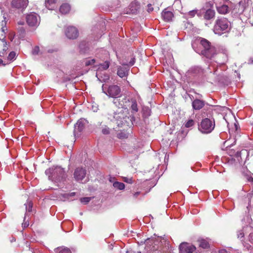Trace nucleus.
I'll use <instances>...</instances> for the list:
<instances>
[{"mask_svg": "<svg viewBox=\"0 0 253 253\" xmlns=\"http://www.w3.org/2000/svg\"><path fill=\"white\" fill-rule=\"evenodd\" d=\"M45 173L48 176L50 180L55 182H60L66 177L65 170L60 167H53L47 169Z\"/></svg>", "mask_w": 253, "mask_h": 253, "instance_id": "nucleus-1", "label": "nucleus"}, {"mask_svg": "<svg viewBox=\"0 0 253 253\" xmlns=\"http://www.w3.org/2000/svg\"><path fill=\"white\" fill-rule=\"evenodd\" d=\"M230 29V23L227 18L218 17L215 21L213 28L215 34L221 35L228 32Z\"/></svg>", "mask_w": 253, "mask_h": 253, "instance_id": "nucleus-2", "label": "nucleus"}, {"mask_svg": "<svg viewBox=\"0 0 253 253\" xmlns=\"http://www.w3.org/2000/svg\"><path fill=\"white\" fill-rule=\"evenodd\" d=\"M118 126H129L131 118L127 116L122 107H118V110L114 113L113 120H112Z\"/></svg>", "mask_w": 253, "mask_h": 253, "instance_id": "nucleus-3", "label": "nucleus"}, {"mask_svg": "<svg viewBox=\"0 0 253 253\" xmlns=\"http://www.w3.org/2000/svg\"><path fill=\"white\" fill-rule=\"evenodd\" d=\"M200 46L201 48V54L207 58L211 59L216 54L215 48L211 46L206 39H201Z\"/></svg>", "mask_w": 253, "mask_h": 253, "instance_id": "nucleus-4", "label": "nucleus"}, {"mask_svg": "<svg viewBox=\"0 0 253 253\" xmlns=\"http://www.w3.org/2000/svg\"><path fill=\"white\" fill-rule=\"evenodd\" d=\"M215 123L214 121L209 118H205L202 120L199 125V130L203 133H209L214 129Z\"/></svg>", "mask_w": 253, "mask_h": 253, "instance_id": "nucleus-5", "label": "nucleus"}, {"mask_svg": "<svg viewBox=\"0 0 253 253\" xmlns=\"http://www.w3.org/2000/svg\"><path fill=\"white\" fill-rule=\"evenodd\" d=\"M102 88L103 92L109 97L117 98L121 96V88L117 85H110L107 90H105L104 85H102Z\"/></svg>", "mask_w": 253, "mask_h": 253, "instance_id": "nucleus-6", "label": "nucleus"}, {"mask_svg": "<svg viewBox=\"0 0 253 253\" xmlns=\"http://www.w3.org/2000/svg\"><path fill=\"white\" fill-rule=\"evenodd\" d=\"M87 123V121L84 119H80L78 121L74 126V135L75 138L79 137L81 135Z\"/></svg>", "mask_w": 253, "mask_h": 253, "instance_id": "nucleus-7", "label": "nucleus"}, {"mask_svg": "<svg viewBox=\"0 0 253 253\" xmlns=\"http://www.w3.org/2000/svg\"><path fill=\"white\" fill-rule=\"evenodd\" d=\"M40 21V16L35 12H31L27 14L26 16V22L30 26H37L39 25Z\"/></svg>", "mask_w": 253, "mask_h": 253, "instance_id": "nucleus-8", "label": "nucleus"}, {"mask_svg": "<svg viewBox=\"0 0 253 253\" xmlns=\"http://www.w3.org/2000/svg\"><path fill=\"white\" fill-rule=\"evenodd\" d=\"M6 21L5 20H2L1 22V29L0 30V40L2 41L3 42V50L6 51L8 48L6 46L7 42L5 41V34L7 31V29L6 26Z\"/></svg>", "mask_w": 253, "mask_h": 253, "instance_id": "nucleus-9", "label": "nucleus"}, {"mask_svg": "<svg viewBox=\"0 0 253 253\" xmlns=\"http://www.w3.org/2000/svg\"><path fill=\"white\" fill-rule=\"evenodd\" d=\"M180 253H193L196 250V247L186 242L181 243L179 246Z\"/></svg>", "mask_w": 253, "mask_h": 253, "instance_id": "nucleus-10", "label": "nucleus"}, {"mask_svg": "<svg viewBox=\"0 0 253 253\" xmlns=\"http://www.w3.org/2000/svg\"><path fill=\"white\" fill-rule=\"evenodd\" d=\"M28 3V0H12L11 5L13 7L23 11L27 7Z\"/></svg>", "mask_w": 253, "mask_h": 253, "instance_id": "nucleus-11", "label": "nucleus"}, {"mask_svg": "<svg viewBox=\"0 0 253 253\" xmlns=\"http://www.w3.org/2000/svg\"><path fill=\"white\" fill-rule=\"evenodd\" d=\"M86 175V170L83 168H77L74 172V176L75 179L78 181H82Z\"/></svg>", "mask_w": 253, "mask_h": 253, "instance_id": "nucleus-12", "label": "nucleus"}, {"mask_svg": "<svg viewBox=\"0 0 253 253\" xmlns=\"http://www.w3.org/2000/svg\"><path fill=\"white\" fill-rule=\"evenodd\" d=\"M65 34L68 38L74 39L78 36V31L75 27L70 26L66 30Z\"/></svg>", "mask_w": 253, "mask_h": 253, "instance_id": "nucleus-13", "label": "nucleus"}, {"mask_svg": "<svg viewBox=\"0 0 253 253\" xmlns=\"http://www.w3.org/2000/svg\"><path fill=\"white\" fill-rule=\"evenodd\" d=\"M162 16L163 19L167 22L170 21L173 17V14L170 11L165 9L162 13Z\"/></svg>", "mask_w": 253, "mask_h": 253, "instance_id": "nucleus-14", "label": "nucleus"}, {"mask_svg": "<svg viewBox=\"0 0 253 253\" xmlns=\"http://www.w3.org/2000/svg\"><path fill=\"white\" fill-rule=\"evenodd\" d=\"M205 105V102L200 99H195L192 102V107L195 110H199L202 109Z\"/></svg>", "mask_w": 253, "mask_h": 253, "instance_id": "nucleus-15", "label": "nucleus"}, {"mask_svg": "<svg viewBox=\"0 0 253 253\" xmlns=\"http://www.w3.org/2000/svg\"><path fill=\"white\" fill-rule=\"evenodd\" d=\"M128 70L129 69L127 67L120 66L118 68L117 75L122 78L126 77Z\"/></svg>", "mask_w": 253, "mask_h": 253, "instance_id": "nucleus-16", "label": "nucleus"}, {"mask_svg": "<svg viewBox=\"0 0 253 253\" xmlns=\"http://www.w3.org/2000/svg\"><path fill=\"white\" fill-rule=\"evenodd\" d=\"M244 231L246 234L249 233V241L253 244V228L251 226H247L245 227Z\"/></svg>", "mask_w": 253, "mask_h": 253, "instance_id": "nucleus-17", "label": "nucleus"}, {"mask_svg": "<svg viewBox=\"0 0 253 253\" xmlns=\"http://www.w3.org/2000/svg\"><path fill=\"white\" fill-rule=\"evenodd\" d=\"M70 5L68 3H63L60 6L59 10L61 13L66 14L70 10Z\"/></svg>", "mask_w": 253, "mask_h": 253, "instance_id": "nucleus-18", "label": "nucleus"}, {"mask_svg": "<svg viewBox=\"0 0 253 253\" xmlns=\"http://www.w3.org/2000/svg\"><path fill=\"white\" fill-rule=\"evenodd\" d=\"M215 16V11L213 10L209 9L205 12L204 17L206 20H210Z\"/></svg>", "mask_w": 253, "mask_h": 253, "instance_id": "nucleus-19", "label": "nucleus"}, {"mask_svg": "<svg viewBox=\"0 0 253 253\" xmlns=\"http://www.w3.org/2000/svg\"><path fill=\"white\" fill-rule=\"evenodd\" d=\"M217 11L221 14H225L229 12V7L225 4L217 7Z\"/></svg>", "mask_w": 253, "mask_h": 253, "instance_id": "nucleus-20", "label": "nucleus"}, {"mask_svg": "<svg viewBox=\"0 0 253 253\" xmlns=\"http://www.w3.org/2000/svg\"><path fill=\"white\" fill-rule=\"evenodd\" d=\"M57 0H45V6L47 8L52 10L54 8L53 5L55 4Z\"/></svg>", "mask_w": 253, "mask_h": 253, "instance_id": "nucleus-21", "label": "nucleus"}, {"mask_svg": "<svg viewBox=\"0 0 253 253\" xmlns=\"http://www.w3.org/2000/svg\"><path fill=\"white\" fill-rule=\"evenodd\" d=\"M199 242V246L203 249H207L209 247V244L208 241L205 239H200L198 240Z\"/></svg>", "mask_w": 253, "mask_h": 253, "instance_id": "nucleus-22", "label": "nucleus"}, {"mask_svg": "<svg viewBox=\"0 0 253 253\" xmlns=\"http://www.w3.org/2000/svg\"><path fill=\"white\" fill-rule=\"evenodd\" d=\"M113 185L114 188L120 190H123L125 187V185L123 183L118 181L114 182Z\"/></svg>", "mask_w": 253, "mask_h": 253, "instance_id": "nucleus-23", "label": "nucleus"}, {"mask_svg": "<svg viewBox=\"0 0 253 253\" xmlns=\"http://www.w3.org/2000/svg\"><path fill=\"white\" fill-rule=\"evenodd\" d=\"M109 67V63L108 61H105L104 63L100 64L99 66V69L107 70Z\"/></svg>", "mask_w": 253, "mask_h": 253, "instance_id": "nucleus-24", "label": "nucleus"}, {"mask_svg": "<svg viewBox=\"0 0 253 253\" xmlns=\"http://www.w3.org/2000/svg\"><path fill=\"white\" fill-rule=\"evenodd\" d=\"M26 205V210L27 212H31L32 210L33 204L31 202H28Z\"/></svg>", "mask_w": 253, "mask_h": 253, "instance_id": "nucleus-25", "label": "nucleus"}, {"mask_svg": "<svg viewBox=\"0 0 253 253\" xmlns=\"http://www.w3.org/2000/svg\"><path fill=\"white\" fill-rule=\"evenodd\" d=\"M244 228L245 227L243 228L242 230H240L238 232L237 236L238 238H243L245 234H246L245 233V231H244Z\"/></svg>", "mask_w": 253, "mask_h": 253, "instance_id": "nucleus-26", "label": "nucleus"}, {"mask_svg": "<svg viewBox=\"0 0 253 253\" xmlns=\"http://www.w3.org/2000/svg\"><path fill=\"white\" fill-rule=\"evenodd\" d=\"M16 57V53L14 51H11L9 53L8 56V60H12L14 59H15Z\"/></svg>", "mask_w": 253, "mask_h": 253, "instance_id": "nucleus-27", "label": "nucleus"}, {"mask_svg": "<svg viewBox=\"0 0 253 253\" xmlns=\"http://www.w3.org/2000/svg\"><path fill=\"white\" fill-rule=\"evenodd\" d=\"M131 109L134 112H136L138 111L137 104L135 101H132L131 105Z\"/></svg>", "mask_w": 253, "mask_h": 253, "instance_id": "nucleus-28", "label": "nucleus"}, {"mask_svg": "<svg viewBox=\"0 0 253 253\" xmlns=\"http://www.w3.org/2000/svg\"><path fill=\"white\" fill-rule=\"evenodd\" d=\"M91 200L90 197H84L81 198L80 201L82 203H83L84 204H87Z\"/></svg>", "mask_w": 253, "mask_h": 253, "instance_id": "nucleus-29", "label": "nucleus"}, {"mask_svg": "<svg viewBox=\"0 0 253 253\" xmlns=\"http://www.w3.org/2000/svg\"><path fill=\"white\" fill-rule=\"evenodd\" d=\"M194 124L195 122L193 120H189L185 123V126L186 127H190L192 126Z\"/></svg>", "mask_w": 253, "mask_h": 253, "instance_id": "nucleus-30", "label": "nucleus"}, {"mask_svg": "<svg viewBox=\"0 0 253 253\" xmlns=\"http://www.w3.org/2000/svg\"><path fill=\"white\" fill-rule=\"evenodd\" d=\"M123 180L124 182L128 183H132L133 182V180H132V177H124Z\"/></svg>", "mask_w": 253, "mask_h": 253, "instance_id": "nucleus-31", "label": "nucleus"}, {"mask_svg": "<svg viewBox=\"0 0 253 253\" xmlns=\"http://www.w3.org/2000/svg\"><path fill=\"white\" fill-rule=\"evenodd\" d=\"M102 132L104 134H108L110 133L109 127L105 126L102 129Z\"/></svg>", "mask_w": 253, "mask_h": 253, "instance_id": "nucleus-32", "label": "nucleus"}, {"mask_svg": "<svg viewBox=\"0 0 253 253\" xmlns=\"http://www.w3.org/2000/svg\"><path fill=\"white\" fill-rule=\"evenodd\" d=\"M118 137L119 138H126L127 137V135L126 133L125 132H121L118 133Z\"/></svg>", "mask_w": 253, "mask_h": 253, "instance_id": "nucleus-33", "label": "nucleus"}, {"mask_svg": "<svg viewBox=\"0 0 253 253\" xmlns=\"http://www.w3.org/2000/svg\"><path fill=\"white\" fill-rule=\"evenodd\" d=\"M40 51L39 47L37 46L34 47L32 50V53L33 55H37Z\"/></svg>", "mask_w": 253, "mask_h": 253, "instance_id": "nucleus-34", "label": "nucleus"}, {"mask_svg": "<svg viewBox=\"0 0 253 253\" xmlns=\"http://www.w3.org/2000/svg\"><path fill=\"white\" fill-rule=\"evenodd\" d=\"M95 63L94 59L88 60L85 61V64L86 66H89L90 65H92Z\"/></svg>", "mask_w": 253, "mask_h": 253, "instance_id": "nucleus-35", "label": "nucleus"}, {"mask_svg": "<svg viewBox=\"0 0 253 253\" xmlns=\"http://www.w3.org/2000/svg\"><path fill=\"white\" fill-rule=\"evenodd\" d=\"M59 253H71V252L68 248H63L59 251Z\"/></svg>", "mask_w": 253, "mask_h": 253, "instance_id": "nucleus-36", "label": "nucleus"}, {"mask_svg": "<svg viewBox=\"0 0 253 253\" xmlns=\"http://www.w3.org/2000/svg\"><path fill=\"white\" fill-rule=\"evenodd\" d=\"M243 245L244 246V247L248 250H250L252 249V246L251 245H249V244H247V243H243Z\"/></svg>", "mask_w": 253, "mask_h": 253, "instance_id": "nucleus-37", "label": "nucleus"}, {"mask_svg": "<svg viewBox=\"0 0 253 253\" xmlns=\"http://www.w3.org/2000/svg\"><path fill=\"white\" fill-rule=\"evenodd\" d=\"M191 72H193L194 73H196V71H197L198 72H199L200 71V69L198 67H195L193 68H192L191 69Z\"/></svg>", "mask_w": 253, "mask_h": 253, "instance_id": "nucleus-38", "label": "nucleus"}, {"mask_svg": "<svg viewBox=\"0 0 253 253\" xmlns=\"http://www.w3.org/2000/svg\"><path fill=\"white\" fill-rule=\"evenodd\" d=\"M135 63V58H132L131 60L130 61L129 63V64L130 66H132L134 65Z\"/></svg>", "mask_w": 253, "mask_h": 253, "instance_id": "nucleus-39", "label": "nucleus"}, {"mask_svg": "<svg viewBox=\"0 0 253 253\" xmlns=\"http://www.w3.org/2000/svg\"><path fill=\"white\" fill-rule=\"evenodd\" d=\"M148 12L152 11L153 10V8L152 7L151 4H148Z\"/></svg>", "mask_w": 253, "mask_h": 253, "instance_id": "nucleus-40", "label": "nucleus"}, {"mask_svg": "<svg viewBox=\"0 0 253 253\" xmlns=\"http://www.w3.org/2000/svg\"><path fill=\"white\" fill-rule=\"evenodd\" d=\"M196 13V11L194 10L191 11L189 12V15L191 16H194Z\"/></svg>", "mask_w": 253, "mask_h": 253, "instance_id": "nucleus-41", "label": "nucleus"}, {"mask_svg": "<svg viewBox=\"0 0 253 253\" xmlns=\"http://www.w3.org/2000/svg\"><path fill=\"white\" fill-rule=\"evenodd\" d=\"M219 253H228V252H227L226 250H225L224 249H222V250H220L219 251Z\"/></svg>", "mask_w": 253, "mask_h": 253, "instance_id": "nucleus-42", "label": "nucleus"}, {"mask_svg": "<svg viewBox=\"0 0 253 253\" xmlns=\"http://www.w3.org/2000/svg\"><path fill=\"white\" fill-rule=\"evenodd\" d=\"M28 225H29V224L27 223V222H25V223H23V226L24 228L27 227Z\"/></svg>", "mask_w": 253, "mask_h": 253, "instance_id": "nucleus-43", "label": "nucleus"}, {"mask_svg": "<svg viewBox=\"0 0 253 253\" xmlns=\"http://www.w3.org/2000/svg\"><path fill=\"white\" fill-rule=\"evenodd\" d=\"M140 194V192H136L134 194L133 196L134 197H137V196Z\"/></svg>", "mask_w": 253, "mask_h": 253, "instance_id": "nucleus-44", "label": "nucleus"}, {"mask_svg": "<svg viewBox=\"0 0 253 253\" xmlns=\"http://www.w3.org/2000/svg\"><path fill=\"white\" fill-rule=\"evenodd\" d=\"M117 100H116V99H114V101H113V103L114 104H115L116 106H117Z\"/></svg>", "mask_w": 253, "mask_h": 253, "instance_id": "nucleus-45", "label": "nucleus"}, {"mask_svg": "<svg viewBox=\"0 0 253 253\" xmlns=\"http://www.w3.org/2000/svg\"><path fill=\"white\" fill-rule=\"evenodd\" d=\"M249 62L250 63H252V64L253 63V59H250Z\"/></svg>", "mask_w": 253, "mask_h": 253, "instance_id": "nucleus-46", "label": "nucleus"}, {"mask_svg": "<svg viewBox=\"0 0 253 253\" xmlns=\"http://www.w3.org/2000/svg\"><path fill=\"white\" fill-rule=\"evenodd\" d=\"M74 194H75V193H74V192H73V193H72L71 194V195H72H72H74Z\"/></svg>", "mask_w": 253, "mask_h": 253, "instance_id": "nucleus-47", "label": "nucleus"}, {"mask_svg": "<svg viewBox=\"0 0 253 253\" xmlns=\"http://www.w3.org/2000/svg\"><path fill=\"white\" fill-rule=\"evenodd\" d=\"M110 180V182H112V179H111V178H110V180Z\"/></svg>", "mask_w": 253, "mask_h": 253, "instance_id": "nucleus-48", "label": "nucleus"}, {"mask_svg": "<svg viewBox=\"0 0 253 253\" xmlns=\"http://www.w3.org/2000/svg\"><path fill=\"white\" fill-rule=\"evenodd\" d=\"M125 111H124V112H125V113H126V109H125Z\"/></svg>", "mask_w": 253, "mask_h": 253, "instance_id": "nucleus-49", "label": "nucleus"}, {"mask_svg": "<svg viewBox=\"0 0 253 253\" xmlns=\"http://www.w3.org/2000/svg\"><path fill=\"white\" fill-rule=\"evenodd\" d=\"M2 61V60L0 59V62Z\"/></svg>", "mask_w": 253, "mask_h": 253, "instance_id": "nucleus-50", "label": "nucleus"}]
</instances>
